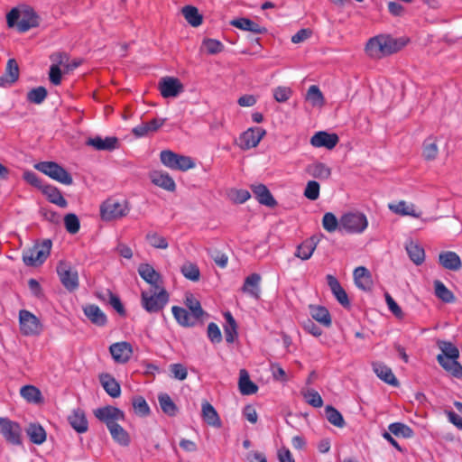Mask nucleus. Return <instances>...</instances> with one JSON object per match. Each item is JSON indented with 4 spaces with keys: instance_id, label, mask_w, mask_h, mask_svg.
Instances as JSON below:
<instances>
[{
    "instance_id": "obj_8",
    "label": "nucleus",
    "mask_w": 462,
    "mask_h": 462,
    "mask_svg": "<svg viewBox=\"0 0 462 462\" xmlns=\"http://www.w3.org/2000/svg\"><path fill=\"white\" fill-rule=\"evenodd\" d=\"M51 247V241L46 240L42 244L35 245L32 248L23 251V263L28 266L41 265L50 254Z\"/></svg>"
},
{
    "instance_id": "obj_51",
    "label": "nucleus",
    "mask_w": 462,
    "mask_h": 462,
    "mask_svg": "<svg viewBox=\"0 0 462 462\" xmlns=\"http://www.w3.org/2000/svg\"><path fill=\"white\" fill-rule=\"evenodd\" d=\"M305 402L314 408H320L323 405V400L320 394L314 389H302L300 392Z\"/></svg>"
},
{
    "instance_id": "obj_61",
    "label": "nucleus",
    "mask_w": 462,
    "mask_h": 462,
    "mask_svg": "<svg viewBox=\"0 0 462 462\" xmlns=\"http://www.w3.org/2000/svg\"><path fill=\"white\" fill-rule=\"evenodd\" d=\"M322 226L325 230L329 233L339 230V220L336 217L333 213L328 212L324 214L322 218Z\"/></svg>"
},
{
    "instance_id": "obj_63",
    "label": "nucleus",
    "mask_w": 462,
    "mask_h": 462,
    "mask_svg": "<svg viewBox=\"0 0 462 462\" xmlns=\"http://www.w3.org/2000/svg\"><path fill=\"white\" fill-rule=\"evenodd\" d=\"M134 412L140 416H147L150 413V407L142 396H137L133 400Z\"/></svg>"
},
{
    "instance_id": "obj_58",
    "label": "nucleus",
    "mask_w": 462,
    "mask_h": 462,
    "mask_svg": "<svg viewBox=\"0 0 462 462\" xmlns=\"http://www.w3.org/2000/svg\"><path fill=\"white\" fill-rule=\"evenodd\" d=\"M202 48L205 49L208 54H217L223 51V43L216 39L208 38L202 42Z\"/></svg>"
},
{
    "instance_id": "obj_43",
    "label": "nucleus",
    "mask_w": 462,
    "mask_h": 462,
    "mask_svg": "<svg viewBox=\"0 0 462 462\" xmlns=\"http://www.w3.org/2000/svg\"><path fill=\"white\" fill-rule=\"evenodd\" d=\"M305 98L313 107H322L325 104V97L316 85H311L308 88Z\"/></svg>"
},
{
    "instance_id": "obj_11",
    "label": "nucleus",
    "mask_w": 462,
    "mask_h": 462,
    "mask_svg": "<svg viewBox=\"0 0 462 462\" xmlns=\"http://www.w3.org/2000/svg\"><path fill=\"white\" fill-rule=\"evenodd\" d=\"M57 273L62 285L69 291L79 287L78 272L69 263L60 262L57 266Z\"/></svg>"
},
{
    "instance_id": "obj_50",
    "label": "nucleus",
    "mask_w": 462,
    "mask_h": 462,
    "mask_svg": "<svg viewBox=\"0 0 462 462\" xmlns=\"http://www.w3.org/2000/svg\"><path fill=\"white\" fill-rule=\"evenodd\" d=\"M434 289L435 295L442 301L446 303H450L455 300L454 294L446 287V285L442 282L439 280L435 281Z\"/></svg>"
},
{
    "instance_id": "obj_33",
    "label": "nucleus",
    "mask_w": 462,
    "mask_h": 462,
    "mask_svg": "<svg viewBox=\"0 0 462 462\" xmlns=\"http://www.w3.org/2000/svg\"><path fill=\"white\" fill-rule=\"evenodd\" d=\"M99 381L104 390L113 398L119 397L121 394L120 384L117 381L109 374H101L99 375Z\"/></svg>"
},
{
    "instance_id": "obj_15",
    "label": "nucleus",
    "mask_w": 462,
    "mask_h": 462,
    "mask_svg": "<svg viewBox=\"0 0 462 462\" xmlns=\"http://www.w3.org/2000/svg\"><path fill=\"white\" fill-rule=\"evenodd\" d=\"M109 352L116 363L126 364L131 359L134 349L129 342L121 341L112 344Z\"/></svg>"
},
{
    "instance_id": "obj_20",
    "label": "nucleus",
    "mask_w": 462,
    "mask_h": 462,
    "mask_svg": "<svg viewBox=\"0 0 462 462\" xmlns=\"http://www.w3.org/2000/svg\"><path fill=\"white\" fill-rule=\"evenodd\" d=\"M319 242V239L316 236H312L310 238L304 240L300 245L297 246L295 256L303 261L309 260L317 248Z\"/></svg>"
},
{
    "instance_id": "obj_40",
    "label": "nucleus",
    "mask_w": 462,
    "mask_h": 462,
    "mask_svg": "<svg viewBox=\"0 0 462 462\" xmlns=\"http://www.w3.org/2000/svg\"><path fill=\"white\" fill-rule=\"evenodd\" d=\"M239 390L244 395H251L257 392V385L250 380L249 374L246 370H240L239 374Z\"/></svg>"
},
{
    "instance_id": "obj_57",
    "label": "nucleus",
    "mask_w": 462,
    "mask_h": 462,
    "mask_svg": "<svg viewBox=\"0 0 462 462\" xmlns=\"http://www.w3.org/2000/svg\"><path fill=\"white\" fill-rule=\"evenodd\" d=\"M229 199L236 204H243L247 201L251 195L246 189H231L227 192Z\"/></svg>"
},
{
    "instance_id": "obj_1",
    "label": "nucleus",
    "mask_w": 462,
    "mask_h": 462,
    "mask_svg": "<svg viewBox=\"0 0 462 462\" xmlns=\"http://www.w3.org/2000/svg\"><path fill=\"white\" fill-rule=\"evenodd\" d=\"M402 46L403 43H400L398 40L392 36L380 34L368 40L365 51L370 58L381 59L397 52Z\"/></svg>"
},
{
    "instance_id": "obj_10",
    "label": "nucleus",
    "mask_w": 462,
    "mask_h": 462,
    "mask_svg": "<svg viewBox=\"0 0 462 462\" xmlns=\"http://www.w3.org/2000/svg\"><path fill=\"white\" fill-rule=\"evenodd\" d=\"M19 325L21 333L24 336H36L42 331V323L39 319L26 310L19 311Z\"/></svg>"
},
{
    "instance_id": "obj_29",
    "label": "nucleus",
    "mask_w": 462,
    "mask_h": 462,
    "mask_svg": "<svg viewBox=\"0 0 462 462\" xmlns=\"http://www.w3.org/2000/svg\"><path fill=\"white\" fill-rule=\"evenodd\" d=\"M310 314L311 318L325 328H329L332 319L327 308L320 305H310Z\"/></svg>"
},
{
    "instance_id": "obj_4",
    "label": "nucleus",
    "mask_w": 462,
    "mask_h": 462,
    "mask_svg": "<svg viewBox=\"0 0 462 462\" xmlns=\"http://www.w3.org/2000/svg\"><path fill=\"white\" fill-rule=\"evenodd\" d=\"M131 208L126 199H107L100 206V216L105 221L116 220L128 215Z\"/></svg>"
},
{
    "instance_id": "obj_34",
    "label": "nucleus",
    "mask_w": 462,
    "mask_h": 462,
    "mask_svg": "<svg viewBox=\"0 0 462 462\" xmlns=\"http://www.w3.org/2000/svg\"><path fill=\"white\" fill-rule=\"evenodd\" d=\"M230 24L240 30L251 32L254 33L261 34L266 32V29L264 27L259 25L258 23H254V21L248 18L242 17L234 19L230 22Z\"/></svg>"
},
{
    "instance_id": "obj_54",
    "label": "nucleus",
    "mask_w": 462,
    "mask_h": 462,
    "mask_svg": "<svg viewBox=\"0 0 462 462\" xmlns=\"http://www.w3.org/2000/svg\"><path fill=\"white\" fill-rule=\"evenodd\" d=\"M148 244L157 249H166L169 246L167 239L156 232H150L146 235Z\"/></svg>"
},
{
    "instance_id": "obj_60",
    "label": "nucleus",
    "mask_w": 462,
    "mask_h": 462,
    "mask_svg": "<svg viewBox=\"0 0 462 462\" xmlns=\"http://www.w3.org/2000/svg\"><path fill=\"white\" fill-rule=\"evenodd\" d=\"M64 225L66 230L72 235L78 233L80 228L79 219L73 213H69L64 217Z\"/></svg>"
},
{
    "instance_id": "obj_14",
    "label": "nucleus",
    "mask_w": 462,
    "mask_h": 462,
    "mask_svg": "<svg viewBox=\"0 0 462 462\" xmlns=\"http://www.w3.org/2000/svg\"><path fill=\"white\" fill-rule=\"evenodd\" d=\"M159 89L164 98H170L178 97L183 91L184 87L179 79L165 77L160 80Z\"/></svg>"
},
{
    "instance_id": "obj_27",
    "label": "nucleus",
    "mask_w": 462,
    "mask_h": 462,
    "mask_svg": "<svg viewBox=\"0 0 462 462\" xmlns=\"http://www.w3.org/2000/svg\"><path fill=\"white\" fill-rule=\"evenodd\" d=\"M252 191L257 201L264 206L273 208L276 205V200L271 194L270 190L263 184H257L252 186Z\"/></svg>"
},
{
    "instance_id": "obj_42",
    "label": "nucleus",
    "mask_w": 462,
    "mask_h": 462,
    "mask_svg": "<svg viewBox=\"0 0 462 462\" xmlns=\"http://www.w3.org/2000/svg\"><path fill=\"white\" fill-rule=\"evenodd\" d=\"M43 193L46 195L50 202L63 208H67V200L64 199L60 189H58L56 187L51 185L45 186L43 188Z\"/></svg>"
},
{
    "instance_id": "obj_9",
    "label": "nucleus",
    "mask_w": 462,
    "mask_h": 462,
    "mask_svg": "<svg viewBox=\"0 0 462 462\" xmlns=\"http://www.w3.org/2000/svg\"><path fill=\"white\" fill-rule=\"evenodd\" d=\"M22 428L18 422L5 417H0V433L6 442L14 446L22 445Z\"/></svg>"
},
{
    "instance_id": "obj_31",
    "label": "nucleus",
    "mask_w": 462,
    "mask_h": 462,
    "mask_svg": "<svg viewBox=\"0 0 462 462\" xmlns=\"http://www.w3.org/2000/svg\"><path fill=\"white\" fill-rule=\"evenodd\" d=\"M328 286L336 297L337 301L344 307H348L350 305L348 297L345 290L342 288L338 281L332 275L327 276Z\"/></svg>"
},
{
    "instance_id": "obj_7",
    "label": "nucleus",
    "mask_w": 462,
    "mask_h": 462,
    "mask_svg": "<svg viewBox=\"0 0 462 462\" xmlns=\"http://www.w3.org/2000/svg\"><path fill=\"white\" fill-rule=\"evenodd\" d=\"M160 159L164 166L171 170L186 171L195 167V163L190 157L175 153L170 150L162 151Z\"/></svg>"
},
{
    "instance_id": "obj_46",
    "label": "nucleus",
    "mask_w": 462,
    "mask_h": 462,
    "mask_svg": "<svg viewBox=\"0 0 462 462\" xmlns=\"http://www.w3.org/2000/svg\"><path fill=\"white\" fill-rule=\"evenodd\" d=\"M21 396L31 403H40L42 401L41 391L33 385H24L20 389Z\"/></svg>"
},
{
    "instance_id": "obj_32",
    "label": "nucleus",
    "mask_w": 462,
    "mask_h": 462,
    "mask_svg": "<svg viewBox=\"0 0 462 462\" xmlns=\"http://www.w3.org/2000/svg\"><path fill=\"white\" fill-rule=\"evenodd\" d=\"M437 360L439 364L456 378H462V365L458 363L457 359L447 358L443 355H438Z\"/></svg>"
},
{
    "instance_id": "obj_21",
    "label": "nucleus",
    "mask_w": 462,
    "mask_h": 462,
    "mask_svg": "<svg viewBox=\"0 0 462 462\" xmlns=\"http://www.w3.org/2000/svg\"><path fill=\"white\" fill-rule=\"evenodd\" d=\"M68 421L78 433H84L88 429V420L81 409L73 410L68 416Z\"/></svg>"
},
{
    "instance_id": "obj_19",
    "label": "nucleus",
    "mask_w": 462,
    "mask_h": 462,
    "mask_svg": "<svg viewBox=\"0 0 462 462\" xmlns=\"http://www.w3.org/2000/svg\"><path fill=\"white\" fill-rule=\"evenodd\" d=\"M87 145L93 147L97 151H114L118 148L119 142L115 136H106L105 138L97 135L92 138H88Z\"/></svg>"
},
{
    "instance_id": "obj_36",
    "label": "nucleus",
    "mask_w": 462,
    "mask_h": 462,
    "mask_svg": "<svg viewBox=\"0 0 462 462\" xmlns=\"http://www.w3.org/2000/svg\"><path fill=\"white\" fill-rule=\"evenodd\" d=\"M306 172L315 179L328 180L331 175V169L323 162H315L306 167Z\"/></svg>"
},
{
    "instance_id": "obj_47",
    "label": "nucleus",
    "mask_w": 462,
    "mask_h": 462,
    "mask_svg": "<svg viewBox=\"0 0 462 462\" xmlns=\"http://www.w3.org/2000/svg\"><path fill=\"white\" fill-rule=\"evenodd\" d=\"M181 13L191 26L198 27L202 23V15L199 14L198 8L195 6L186 5L182 8Z\"/></svg>"
},
{
    "instance_id": "obj_62",
    "label": "nucleus",
    "mask_w": 462,
    "mask_h": 462,
    "mask_svg": "<svg viewBox=\"0 0 462 462\" xmlns=\"http://www.w3.org/2000/svg\"><path fill=\"white\" fill-rule=\"evenodd\" d=\"M439 348L441 350V354L447 358L458 359L459 351L457 346H455L450 342L442 341L439 344Z\"/></svg>"
},
{
    "instance_id": "obj_41",
    "label": "nucleus",
    "mask_w": 462,
    "mask_h": 462,
    "mask_svg": "<svg viewBox=\"0 0 462 462\" xmlns=\"http://www.w3.org/2000/svg\"><path fill=\"white\" fill-rule=\"evenodd\" d=\"M226 324L224 326V332L226 341L227 343H233L237 337V325L236 322L229 311L224 313Z\"/></svg>"
},
{
    "instance_id": "obj_37",
    "label": "nucleus",
    "mask_w": 462,
    "mask_h": 462,
    "mask_svg": "<svg viewBox=\"0 0 462 462\" xmlns=\"http://www.w3.org/2000/svg\"><path fill=\"white\" fill-rule=\"evenodd\" d=\"M388 207L392 212L400 216H411L413 217H419L420 216V213L416 212L414 204L407 203L404 200H400L396 203H391Z\"/></svg>"
},
{
    "instance_id": "obj_5",
    "label": "nucleus",
    "mask_w": 462,
    "mask_h": 462,
    "mask_svg": "<svg viewBox=\"0 0 462 462\" xmlns=\"http://www.w3.org/2000/svg\"><path fill=\"white\" fill-rule=\"evenodd\" d=\"M368 226V219L364 213L347 212L339 218V231L348 234H362Z\"/></svg>"
},
{
    "instance_id": "obj_28",
    "label": "nucleus",
    "mask_w": 462,
    "mask_h": 462,
    "mask_svg": "<svg viewBox=\"0 0 462 462\" xmlns=\"http://www.w3.org/2000/svg\"><path fill=\"white\" fill-rule=\"evenodd\" d=\"M171 312L176 321L182 327H193L199 321L196 317L184 308L173 306Z\"/></svg>"
},
{
    "instance_id": "obj_22",
    "label": "nucleus",
    "mask_w": 462,
    "mask_h": 462,
    "mask_svg": "<svg viewBox=\"0 0 462 462\" xmlns=\"http://www.w3.org/2000/svg\"><path fill=\"white\" fill-rule=\"evenodd\" d=\"M439 262L447 270L458 271L462 266L459 255L452 251H445L439 254Z\"/></svg>"
},
{
    "instance_id": "obj_30",
    "label": "nucleus",
    "mask_w": 462,
    "mask_h": 462,
    "mask_svg": "<svg viewBox=\"0 0 462 462\" xmlns=\"http://www.w3.org/2000/svg\"><path fill=\"white\" fill-rule=\"evenodd\" d=\"M261 276L258 273H252L245 280L242 291L249 294L254 299H259L261 294L260 290Z\"/></svg>"
},
{
    "instance_id": "obj_2",
    "label": "nucleus",
    "mask_w": 462,
    "mask_h": 462,
    "mask_svg": "<svg viewBox=\"0 0 462 462\" xmlns=\"http://www.w3.org/2000/svg\"><path fill=\"white\" fill-rule=\"evenodd\" d=\"M169 300L170 295L163 286L141 291V306L148 313L161 312Z\"/></svg>"
},
{
    "instance_id": "obj_23",
    "label": "nucleus",
    "mask_w": 462,
    "mask_h": 462,
    "mask_svg": "<svg viewBox=\"0 0 462 462\" xmlns=\"http://www.w3.org/2000/svg\"><path fill=\"white\" fill-rule=\"evenodd\" d=\"M201 416L203 420L209 426L220 428L222 425L217 411L213 405L207 401H204L201 404Z\"/></svg>"
},
{
    "instance_id": "obj_44",
    "label": "nucleus",
    "mask_w": 462,
    "mask_h": 462,
    "mask_svg": "<svg viewBox=\"0 0 462 462\" xmlns=\"http://www.w3.org/2000/svg\"><path fill=\"white\" fill-rule=\"evenodd\" d=\"M112 439L123 447L130 444V437L127 431L121 427L118 423L112 425L108 428Z\"/></svg>"
},
{
    "instance_id": "obj_64",
    "label": "nucleus",
    "mask_w": 462,
    "mask_h": 462,
    "mask_svg": "<svg viewBox=\"0 0 462 462\" xmlns=\"http://www.w3.org/2000/svg\"><path fill=\"white\" fill-rule=\"evenodd\" d=\"M320 186L316 180H310L307 182V185L304 189V196L310 199L316 200L319 197Z\"/></svg>"
},
{
    "instance_id": "obj_18",
    "label": "nucleus",
    "mask_w": 462,
    "mask_h": 462,
    "mask_svg": "<svg viewBox=\"0 0 462 462\" xmlns=\"http://www.w3.org/2000/svg\"><path fill=\"white\" fill-rule=\"evenodd\" d=\"M152 183L167 191L173 192L176 189V183L169 173L163 171H152L149 173Z\"/></svg>"
},
{
    "instance_id": "obj_53",
    "label": "nucleus",
    "mask_w": 462,
    "mask_h": 462,
    "mask_svg": "<svg viewBox=\"0 0 462 462\" xmlns=\"http://www.w3.org/2000/svg\"><path fill=\"white\" fill-rule=\"evenodd\" d=\"M180 272L183 276L192 282H197L199 280L200 272L197 264L188 262L185 263L181 268Z\"/></svg>"
},
{
    "instance_id": "obj_25",
    "label": "nucleus",
    "mask_w": 462,
    "mask_h": 462,
    "mask_svg": "<svg viewBox=\"0 0 462 462\" xmlns=\"http://www.w3.org/2000/svg\"><path fill=\"white\" fill-rule=\"evenodd\" d=\"M354 280L356 285L363 291H370L373 287L371 273L364 266H359L355 269Z\"/></svg>"
},
{
    "instance_id": "obj_48",
    "label": "nucleus",
    "mask_w": 462,
    "mask_h": 462,
    "mask_svg": "<svg viewBox=\"0 0 462 462\" xmlns=\"http://www.w3.org/2000/svg\"><path fill=\"white\" fill-rule=\"evenodd\" d=\"M27 434L30 440L34 444L41 445L46 440V432L39 424H30Z\"/></svg>"
},
{
    "instance_id": "obj_13",
    "label": "nucleus",
    "mask_w": 462,
    "mask_h": 462,
    "mask_svg": "<svg viewBox=\"0 0 462 462\" xmlns=\"http://www.w3.org/2000/svg\"><path fill=\"white\" fill-rule=\"evenodd\" d=\"M265 134L266 131L262 127H250L240 135L239 146L243 150L254 148Z\"/></svg>"
},
{
    "instance_id": "obj_45",
    "label": "nucleus",
    "mask_w": 462,
    "mask_h": 462,
    "mask_svg": "<svg viewBox=\"0 0 462 462\" xmlns=\"http://www.w3.org/2000/svg\"><path fill=\"white\" fill-rule=\"evenodd\" d=\"M158 402L162 411L166 415L173 417L178 413V407L168 393H160Z\"/></svg>"
},
{
    "instance_id": "obj_6",
    "label": "nucleus",
    "mask_w": 462,
    "mask_h": 462,
    "mask_svg": "<svg viewBox=\"0 0 462 462\" xmlns=\"http://www.w3.org/2000/svg\"><path fill=\"white\" fill-rule=\"evenodd\" d=\"M34 168L61 184L71 185L73 183L71 175L55 162H41L36 163Z\"/></svg>"
},
{
    "instance_id": "obj_39",
    "label": "nucleus",
    "mask_w": 462,
    "mask_h": 462,
    "mask_svg": "<svg viewBox=\"0 0 462 462\" xmlns=\"http://www.w3.org/2000/svg\"><path fill=\"white\" fill-rule=\"evenodd\" d=\"M439 153L438 140L435 136H429L422 144V156L426 161H433Z\"/></svg>"
},
{
    "instance_id": "obj_56",
    "label": "nucleus",
    "mask_w": 462,
    "mask_h": 462,
    "mask_svg": "<svg viewBox=\"0 0 462 462\" xmlns=\"http://www.w3.org/2000/svg\"><path fill=\"white\" fill-rule=\"evenodd\" d=\"M47 97V90L43 87H38L31 89L27 93V100L33 104H42Z\"/></svg>"
},
{
    "instance_id": "obj_26",
    "label": "nucleus",
    "mask_w": 462,
    "mask_h": 462,
    "mask_svg": "<svg viewBox=\"0 0 462 462\" xmlns=\"http://www.w3.org/2000/svg\"><path fill=\"white\" fill-rule=\"evenodd\" d=\"M86 317L95 325L103 327L106 324L107 319L100 308L95 304H88L83 307Z\"/></svg>"
},
{
    "instance_id": "obj_49",
    "label": "nucleus",
    "mask_w": 462,
    "mask_h": 462,
    "mask_svg": "<svg viewBox=\"0 0 462 462\" xmlns=\"http://www.w3.org/2000/svg\"><path fill=\"white\" fill-rule=\"evenodd\" d=\"M185 305L189 309V311L194 317H196L199 320L204 315V311L201 308L200 302L194 297L192 293H187L185 295Z\"/></svg>"
},
{
    "instance_id": "obj_16",
    "label": "nucleus",
    "mask_w": 462,
    "mask_h": 462,
    "mask_svg": "<svg viewBox=\"0 0 462 462\" xmlns=\"http://www.w3.org/2000/svg\"><path fill=\"white\" fill-rule=\"evenodd\" d=\"M137 272L141 278L151 285V288L163 286L162 275L151 264H139Z\"/></svg>"
},
{
    "instance_id": "obj_17",
    "label": "nucleus",
    "mask_w": 462,
    "mask_h": 462,
    "mask_svg": "<svg viewBox=\"0 0 462 462\" xmlns=\"http://www.w3.org/2000/svg\"><path fill=\"white\" fill-rule=\"evenodd\" d=\"M339 138L337 134L319 131L310 138V144L317 148L325 147L331 150L337 144Z\"/></svg>"
},
{
    "instance_id": "obj_59",
    "label": "nucleus",
    "mask_w": 462,
    "mask_h": 462,
    "mask_svg": "<svg viewBox=\"0 0 462 462\" xmlns=\"http://www.w3.org/2000/svg\"><path fill=\"white\" fill-rule=\"evenodd\" d=\"M389 430L391 433L396 436H402L403 438H411L413 435L412 430L401 422H394L389 425Z\"/></svg>"
},
{
    "instance_id": "obj_52",
    "label": "nucleus",
    "mask_w": 462,
    "mask_h": 462,
    "mask_svg": "<svg viewBox=\"0 0 462 462\" xmlns=\"http://www.w3.org/2000/svg\"><path fill=\"white\" fill-rule=\"evenodd\" d=\"M4 77L6 79L8 85L11 86L19 78V67L17 62L14 59H10L7 61L5 73Z\"/></svg>"
},
{
    "instance_id": "obj_55",
    "label": "nucleus",
    "mask_w": 462,
    "mask_h": 462,
    "mask_svg": "<svg viewBox=\"0 0 462 462\" xmlns=\"http://www.w3.org/2000/svg\"><path fill=\"white\" fill-rule=\"evenodd\" d=\"M326 417L328 420L338 428H342L345 424V420L341 413L332 406H327L325 409Z\"/></svg>"
},
{
    "instance_id": "obj_3",
    "label": "nucleus",
    "mask_w": 462,
    "mask_h": 462,
    "mask_svg": "<svg viewBox=\"0 0 462 462\" xmlns=\"http://www.w3.org/2000/svg\"><path fill=\"white\" fill-rule=\"evenodd\" d=\"M7 25L10 28L16 26L20 32H25L31 28L38 26V16L29 7H14L6 14Z\"/></svg>"
},
{
    "instance_id": "obj_12",
    "label": "nucleus",
    "mask_w": 462,
    "mask_h": 462,
    "mask_svg": "<svg viewBox=\"0 0 462 462\" xmlns=\"http://www.w3.org/2000/svg\"><path fill=\"white\" fill-rule=\"evenodd\" d=\"M94 414L100 421L106 425L107 429L125 420L124 411L110 405L95 410Z\"/></svg>"
},
{
    "instance_id": "obj_38",
    "label": "nucleus",
    "mask_w": 462,
    "mask_h": 462,
    "mask_svg": "<svg viewBox=\"0 0 462 462\" xmlns=\"http://www.w3.org/2000/svg\"><path fill=\"white\" fill-rule=\"evenodd\" d=\"M405 249L410 259L416 264L420 265L425 261V252L419 244L410 241L406 244Z\"/></svg>"
},
{
    "instance_id": "obj_35",
    "label": "nucleus",
    "mask_w": 462,
    "mask_h": 462,
    "mask_svg": "<svg viewBox=\"0 0 462 462\" xmlns=\"http://www.w3.org/2000/svg\"><path fill=\"white\" fill-rule=\"evenodd\" d=\"M52 60L58 61V64H52L50 68V81L57 86L61 82V70L59 65H63L64 60L68 61V56L65 53H57L52 56Z\"/></svg>"
},
{
    "instance_id": "obj_24",
    "label": "nucleus",
    "mask_w": 462,
    "mask_h": 462,
    "mask_svg": "<svg viewBox=\"0 0 462 462\" xmlns=\"http://www.w3.org/2000/svg\"><path fill=\"white\" fill-rule=\"evenodd\" d=\"M372 366L374 374L384 383L393 386L398 385V380L389 366L382 362H374Z\"/></svg>"
}]
</instances>
